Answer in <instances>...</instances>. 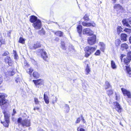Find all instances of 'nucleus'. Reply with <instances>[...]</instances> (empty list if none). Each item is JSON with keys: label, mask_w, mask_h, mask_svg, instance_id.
<instances>
[{"label": "nucleus", "mask_w": 131, "mask_h": 131, "mask_svg": "<svg viewBox=\"0 0 131 131\" xmlns=\"http://www.w3.org/2000/svg\"><path fill=\"white\" fill-rule=\"evenodd\" d=\"M105 85L107 87L106 88V89H107L111 87V86L110 85L109 82L107 81L106 82Z\"/></svg>", "instance_id": "obj_44"}, {"label": "nucleus", "mask_w": 131, "mask_h": 131, "mask_svg": "<svg viewBox=\"0 0 131 131\" xmlns=\"http://www.w3.org/2000/svg\"><path fill=\"white\" fill-rule=\"evenodd\" d=\"M77 31L79 33V36H81L82 29V26L81 25H79L77 27Z\"/></svg>", "instance_id": "obj_20"}, {"label": "nucleus", "mask_w": 131, "mask_h": 131, "mask_svg": "<svg viewBox=\"0 0 131 131\" xmlns=\"http://www.w3.org/2000/svg\"><path fill=\"white\" fill-rule=\"evenodd\" d=\"M115 10L117 12H120V11L123 9V8L122 6L119 4H115L114 7Z\"/></svg>", "instance_id": "obj_13"}, {"label": "nucleus", "mask_w": 131, "mask_h": 131, "mask_svg": "<svg viewBox=\"0 0 131 131\" xmlns=\"http://www.w3.org/2000/svg\"><path fill=\"white\" fill-rule=\"evenodd\" d=\"M83 18L85 20L87 21H89V17L86 15H85L84 16Z\"/></svg>", "instance_id": "obj_42"}, {"label": "nucleus", "mask_w": 131, "mask_h": 131, "mask_svg": "<svg viewBox=\"0 0 131 131\" xmlns=\"http://www.w3.org/2000/svg\"><path fill=\"white\" fill-rule=\"evenodd\" d=\"M99 45L100 46V49L102 51L104 52L105 48V44L103 42H100Z\"/></svg>", "instance_id": "obj_19"}, {"label": "nucleus", "mask_w": 131, "mask_h": 131, "mask_svg": "<svg viewBox=\"0 0 131 131\" xmlns=\"http://www.w3.org/2000/svg\"><path fill=\"white\" fill-rule=\"evenodd\" d=\"M90 71V68L88 66V64L87 65V66L85 69V71L86 72V74H88Z\"/></svg>", "instance_id": "obj_39"}, {"label": "nucleus", "mask_w": 131, "mask_h": 131, "mask_svg": "<svg viewBox=\"0 0 131 131\" xmlns=\"http://www.w3.org/2000/svg\"><path fill=\"white\" fill-rule=\"evenodd\" d=\"M17 122L20 124H21L23 126L26 127L29 126L30 125V120L29 119H25L22 120L21 117L19 118L18 119Z\"/></svg>", "instance_id": "obj_2"}, {"label": "nucleus", "mask_w": 131, "mask_h": 131, "mask_svg": "<svg viewBox=\"0 0 131 131\" xmlns=\"http://www.w3.org/2000/svg\"><path fill=\"white\" fill-rule=\"evenodd\" d=\"M64 107L65 109V111L66 112H68L69 111L70 109L69 106L67 104H65V105Z\"/></svg>", "instance_id": "obj_36"}, {"label": "nucleus", "mask_w": 131, "mask_h": 131, "mask_svg": "<svg viewBox=\"0 0 131 131\" xmlns=\"http://www.w3.org/2000/svg\"><path fill=\"white\" fill-rule=\"evenodd\" d=\"M15 81L17 83H18L19 81V78H16Z\"/></svg>", "instance_id": "obj_54"}, {"label": "nucleus", "mask_w": 131, "mask_h": 131, "mask_svg": "<svg viewBox=\"0 0 131 131\" xmlns=\"http://www.w3.org/2000/svg\"><path fill=\"white\" fill-rule=\"evenodd\" d=\"M85 56L88 57L89 56L94 52L96 49L95 47H87L85 48Z\"/></svg>", "instance_id": "obj_3"}, {"label": "nucleus", "mask_w": 131, "mask_h": 131, "mask_svg": "<svg viewBox=\"0 0 131 131\" xmlns=\"http://www.w3.org/2000/svg\"><path fill=\"white\" fill-rule=\"evenodd\" d=\"M13 54L14 58L15 59H17L18 58V57L16 51L13 50Z\"/></svg>", "instance_id": "obj_37"}, {"label": "nucleus", "mask_w": 131, "mask_h": 131, "mask_svg": "<svg viewBox=\"0 0 131 131\" xmlns=\"http://www.w3.org/2000/svg\"><path fill=\"white\" fill-rule=\"evenodd\" d=\"M16 113V111L15 109H13V113L12 114V116L14 115Z\"/></svg>", "instance_id": "obj_55"}, {"label": "nucleus", "mask_w": 131, "mask_h": 131, "mask_svg": "<svg viewBox=\"0 0 131 131\" xmlns=\"http://www.w3.org/2000/svg\"><path fill=\"white\" fill-rule=\"evenodd\" d=\"M124 31L127 32L129 33L130 31V29H129L125 28L124 30Z\"/></svg>", "instance_id": "obj_49"}, {"label": "nucleus", "mask_w": 131, "mask_h": 131, "mask_svg": "<svg viewBox=\"0 0 131 131\" xmlns=\"http://www.w3.org/2000/svg\"><path fill=\"white\" fill-rule=\"evenodd\" d=\"M82 24L83 26L86 27H90L91 26L94 27L96 26V24L93 21H91L90 23L83 22Z\"/></svg>", "instance_id": "obj_12"}, {"label": "nucleus", "mask_w": 131, "mask_h": 131, "mask_svg": "<svg viewBox=\"0 0 131 131\" xmlns=\"http://www.w3.org/2000/svg\"><path fill=\"white\" fill-rule=\"evenodd\" d=\"M15 73V72L13 68H12L5 73V74L7 76H12Z\"/></svg>", "instance_id": "obj_14"}, {"label": "nucleus", "mask_w": 131, "mask_h": 131, "mask_svg": "<svg viewBox=\"0 0 131 131\" xmlns=\"http://www.w3.org/2000/svg\"><path fill=\"white\" fill-rule=\"evenodd\" d=\"M19 42L22 44H24L25 42V39L22 37H20L19 39Z\"/></svg>", "instance_id": "obj_35"}, {"label": "nucleus", "mask_w": 131, "mask_h": 131, "mask_svg": "<svg viewBox=\"0 0 131 131\" xmlns=\"http://www.w3.org/2000/svg\"><path fill=\"white\" fill-rule=\"evenodd\" d=\"M125 55L124 54H121V61H123V57L125 56Z\"/></svg>", "instance_id": "obj_52"}, {"label": "nucleus", "mask_w": 131, "mask_h": 131, "mask_svg": "<svg viewBox=\"0 0 131 131\" xmlns=\"http://www.w3.org/2000/svg\"><path fill=\"white\" fill-rule=\"evenodd\" d=\"M129 41L130 43H131V36L129 38Z\"/></svg>", "instance_id": "obj_61"}, {"label": "nucleus", "mask_w": 131, "mask_h": 131, "mask_svg": "<svg viewBox=\"0 0 131 131\" xmlns=\"http://www.w3.org/2000/svg\"><path fill=\"white\" fill-rule=\"evenodd\" d=\"M115 108L119 113H120L122 110V108L119 104L116 102L113 103Z\"/></svg>", "instance_id": "obj_10"}, {"label": "nucleus", "mask_w": 131, "mask_h": 131, "mask_svg": "<svg viewBox=\"0 0 131 131\" xmlns=\"http://www.w3.org/2000/svg\"><path fill=\"white\" fill-rule=\"evenodd\" d=\"M32 25L37 29L40 28L42 26L41 21L39 19L37 20V21L33 23Z\"/></svg>", "instance_id": "obj_7"}, {"label": "nucleus", "mask_w": 131, "mask_h": 131, "mask_svg": "<svg viewBox=\"0 0 131 131\" xmlns=\"http://www.w3.org/2000/svg\"><path fill=\"white\" fill-rule=\"evenodd\" d=\"M33 81L37 87L39 88V86L44 85V81L43 79L33 80Z\"/></svg>", "instance_id": "obj_5"}, {"label": "nucleus", "mask_w": 131, "mask_h": 131, "mask_svg": "<svg viewBox=\"0 0 131 131\" xmlns=\"http://www.w3.org/2000/svg\"><path fill=\"white\" fill-rule=\"evenodd\" d=\"M96 41V37L95 35H93L92 36L89 37L88 39V42L91 45L94 44Z\"/></svg>", "instance_id": "obj_6"}, {"label": "nucleus", "mask_w": 131, "mask_h": 131, "mask_svg": "<svg viewBox=\"0 0 131 131\" xmlns=\"http://www.w3.org/2000/svg\"><path fill=\"white\" fill-rule=\"evenodd\" d=\"M40 43L38 42H35L32 45H30L29 48H30L33 49H35L38 47H40Z\"/></svg>", "instance_id": "obj_15"}, {"label": "nucleus", "mask_w": 131, "mask_h": 131, "mask_svg": "<svg viewBox=\"0 0 131 131\" xmlns=\"http://www.w3.org/2000/svg\"><path fill=\"white\" fill-rule=\"evenodd\" d=\"M23 66L24 68L27 69V68H29L30 67V65L26 61H24V63L23 64Z\"/></svg>", "instance_id": "obj_26"}, {"label": "nucleus", "mask_w": 131, "mask_h": 131, "mask_svg": "<svg viewBox=\"0 0 131 131\" xmlns=\"http://www.w3.org/2000/svg\"><path fill=\"white\" fill-rule=\"evenodd\" d=\"M40 53L42 58L44 60L47 61L48 56L45 51L43 49H41L40 51Z\"/></svg>", "instance_id": "obj_11"}, {"label": "nucleus", "mask_w": 131, "mask_h": 131, "mask_svg": "<svg viewBox=\"0 0 131 131\" xmlns=\"http://www.w3.org/2000/svg\"><path fill=\"white\" fill-rule=\"evenodd\" d=\"M9 54L8 52L7 51H5L4 53L2 55L3 56H6Z\"/></svg>", "instance_id": "obj_48"}, {"label": "nucleus", "mask_w": 131, "mask_h": 131, "mask_svg": "<svg viewBox=\"0 0 131 131\" xmlns=\"http://www.w3.org/2000/svg\"><path fill=\"white\" fill-rule=\"evenodd\" d=\"M39 109V107H34V110H38Z\"/></svg>", "instance_id": "obj_58"}, {"label": "nucleus", "mask_w": 131, "mask_h": 131, "mask_svg": "<svg viewBox=\"0 0 131 131\" xmlns=\"http://www.w3.org/2000/svg\"><path fill=\"white\" fill-rule=\"evenodd\" d=\"M116 99L117 100H119L120 99V97L119 96L117 95L116 94Z\"/></svg>", "instance_id": "obj_53"}, {"label": "nucleus", "mask_w": 131, "mask_h": 131, "mask_svg": "<svg viewBox=\"0 0 131 131\" xmlns=\"http://www.w3.org/2000/svg\"><path fill=\"white\" fill-rule=\"evenodd\" d=\"M127 36L126 34H122L121 35V40L123 41H126L127 40Z\"/></svg>", "instance_id": "obj_21"}, {"label": "nucleus", "mask_w": 131, "mask_h": 131, "mask_svg": "<svg viewBox=\"0 0 131 131\" xmlns=\"http://www.w3.org/2000/svg\"><path fill=\"white\" fill-rule=\"evenodd\" d=\"M127 56L130 60H131V52H129L127 54Z\"/></svg>", "instance_id": "obj_45"}, {"label": "nucleus", "mask_w": 131, "mask_h": 131, "mask_svg": "<svg viewBox=\"0 0 131 131\" xmlns=\"http://www.w3.org/2000/svg\"><path fill=\"white\" fill-rule=\"evenodd\" d=\"M122 22L124 26L128 27H130V26L128 24V19H123L122 21Z\"/></svg>", "instance_id": "obj_18"}, {"label": "nucleus", "mask_w": 131, "mask_h": 131, "mask_svg": "<svg viewBox=\"0 0 131 131\" xmlns=\"http://www.w3.org/2000/svg\"><path fill=\"white\" fill-rule=\"evenodd\" d=\"M11 31H8L7 33V34L8 36L9 37H10V35L11 34Z\"/></svg>", "instance_id": "obj_56"}, {"label": "nucleus", "mask_w": 131, "mask_h": 131, "mask_svg": "<svg viewBox=\"0 0 131 131\" xmlns=\"http://www.w3.org/2000/svg\"><path fill=\"white\" fill-rule=\"evenodd\" d=\"M61 48L63 49L66 50V47L65 45L64 42L63 41H62L61 42Z\"/></svg>", "instance_id": "obj_38"}, {"label": "nucleus", "mask_w": 131, "mask_h": 131, "mask_svg": "<svg viewBox=\"0 0 131 131\" xmlns=\"http://www.w3.org/2000/svg\"><path fill=\"white\" fill-rule=\"evenodd\" d=\"M45 103L48 104L49 103V98L48 96L44 94L43 95Z\"/></svg>", "instance_id": "obj_24"}, {"label": "nucleus", "mask_w": 131, "mask_h": 131, "mask_svg": "<svg viewBox=\"0 0 131 131\" xmlns=\"http://www.w3.org/2000/svg\"><path fill=\"white\" fill-rule=\"evenodd\" d=\"M39 33L41 35L44 34L45 33V32L43 29H42L39 32Z\"/></svg>", "instance_id": "obj_46"}, {"label": "nucleus", "mask_w": 131, "mask_h": 131, "mask_svg": "<svg viewBox=\"0 0 131 131\" xmlns=\"http://www.w3.org/2000/svg\"><path fill=\"white\" fill-rule=\"evenodd\" d=\"M74 49V47L73 46L71 45L70 46L69 48V50L70 51H72Z\"/></svg>", "instance_id": "obj_47"}, {"label": "nucleus", "mask_w": 131, "mask_h": 131, "mask_svg": "<svg viewBox=\"0 0 131 131\" xmlns=\"http://www.w3.org/2000/svg\"><path fill=\"white\" fill-rule=\"evenodd\" d=\"M34 102L35 104L36 105H38L39 104V101H38V99L36 98H34Z\"/></svg>", "instance_id": "obj_40"}, {"label": "nucleus", "mask_w": 131, "mask_h": 131, "mask_svg": "<svg viewBox=\"0 0 131 131\" xmlns=\"http://www.w3.org/2000/svg\"><path fill=\"white\" fill-rule=\"evenodd\" d=\"M101 53V52L100 50H97L96 52H95L94 54L96 56H99Z\"/></svg>", "instance_id": "obj_43"}, {"label": "nucleus", "mask_w": 131, "mask_h": 131, "mask_svg": "<svg viewBox=\"0 0 131 131\" xmlns=\"http://www.w3.org/2000/svg\"><path fill=\"white\" fill-rule=\"evenodd\" d=\"M5 61L6 63H8L10 66H11L12 64L13 61L9 57H6L5 59Z\"/></svg>", "instance_id": "obj_16"}, {"label": "nucleus", "mask_w": 131, "mask_h": 131, "mask_svg": "<svg viewBox=\"0 0 131 131\" xmlns=\"http://www.w3.org/2000/svg\"><path fill=\"white\" fill-rule=\"evenodd\" d=\"M127 72L130 77H131V70L129 66H126Z\"/></svg>", "instance_id": "obj_23"}, {"label": "nucleus", "mask_w": 131, "mask_h": 131, "mask_svg": "<svg viewBox=\"0 0 131 131\" xmlns=\"http://www.w3.org/2000/svg\"><path fill=\"white\" fill-rule=\"evenodd\" d=\"M80 121V118H78L77 119L76 121H75V123H79Z\"/></svg>", "instance_id": "obj_50"}, {"label": "nucleus", "mask_w": 131, "mask_h": 131, "mask_svg": "<svg viewBox=\"0 0 131 131\" xmlns=\"http://www.w3.org/2000/svg\"><path fill=\"white\" fill-rule=\"evenodd\" d=\"M81 118L83 122L84 123H85L86 122L85 121L82 116H81Z\"/></svg>", "instance_id": "obj_57"}, {"label": "nucleus", "mask_w": 131, "mask_h": 131, "mask_svg": "<svg viewBox=\"0 0 131 131\" xmlns=\"http://www.w3.org/2000/svg\"><path fill=\"white\" fill-rule=\"evenodd\" d=\"M33 76L36 78H37L39 77V75L37 72L35 71L33 73Z\"/></svg>", "instance_id": "obj_29"}, {"label": "nucleus", "mask_w": 131, "mask_h": 131, "mask_svg": "<svg viewBox=\"0 0 131 131\" xmlns=\"http://www.w3.org/2000/svg\"><path fill=\"white\" fill-rule=\"evenodd\" d=\"M121 90L124 96H127L128 98H131V94L128 90L124 88H122Z\"/></svg>", "instance_id": "obj_8"}, {"label": "nucleus", "mask_w": 131, "mask_h": 131, "mask_svg": "<svg viewBox=\"0 0 131 131\" xmlns=\"http://www.w3.org/2000/svg\"><path fill=\"white\" fill-rule=\"evenodd\" d=\"M79 131H85V130L83 128H81L80 129Z\"/></svg>", "instance_id": "obj_60"}, {"label": "nucleus", "mask_w": 131, "mask_h": 131, "mask_svg": "<svg viewBox=\"0 0 131 131\" xmlns=\"http://www.w3.org/2000/svg\"><path fill=\"white\" fill-rule=\"evenodd\" d=\"M83 33L84 34H86L88 35H92L94 33L93 31L89 28L84 29L83 30Z\"/></svg>", "instance_id": "obj_9"}, {"label": "nucleus", "mask_w": 131, "mask_h": 131, "mask_svg": "<svg viewBox=\"0 0 131 131\" xmlns=\"http://www.w3.org/2000/svg\"><path fill=\"white\" fill-rule=\"evenodd\" d=\"M26 71L27 73L30 74H31L32 72L33 69L31 67H29V68L26 69Z\"/></svg>", "instance_id": "obj_30"}, {"label": "nucleus", "mask_w": 131, "mask_h": 131, "mask_svg": "<svg viewBox=\"0 0 131 131\" xmlns=\"http://www.w3.org/2000/svg\"><path fill=\"white\" fill-rule=\"evenodd\" d=\"M5 39L2 37H0V47L2 44H5Z\"/></svg>", "instance_id": "obj_31"}, {"label": "nucleus", "mask_w": 131, "mask_h": 131, "mask_svg": "<svg viewBox=\"0 0 131 131\" xmlns=\"http://www.w3.org/2000/svg\"><path fill=\"white\" fill-rule=\"evenodd\" d=\"M111 66L112 68L113 69H116L117 68V66L113 60L111 61Z\"/></svg>", "instance_id": "obj_25"}, {"label": "nucleus", "mask_w": 131, "mask_h": 131, "mask_svg": "<svg viewBox=\"0 0 131 131\" xmlns=\"http://www.w3.org/2000/svg\"><path fill=\"white\" fill-rule=\"evenodd\" d=\"M108 95L110 96L112 95L113 93V91L112 90H108L107 92Z\"/></svg>", "instance_id": "obj_41"}, {"label": "nucleus", "mask_w": 131, "mask_h": 131, "mask_svg": "<svg viewBox=\"0 0 131 131\" xmlns=\"http://www.w3.org/2000/svg\"><path fill=\"white\" fill-rule=\"evenodd\" d=\"M130 60L129 59L127 56L124 57L123 59V61L122 62H124L125 64H127L129 62Z\"/></svg>", "instance_id": "obj_22"}, {"label": "nucleus", "mask_w": 131, "mask_h": 131, "mask_svg": "<svg viewBox=\"0 0 131 131\" xmlns=\"http://www.w3.org/2000/svg\"><path fill=\"white\" fill-rule=\"evenodd\" d=\"M3 113L4 114L5 121H3L1 119V123L3 124L4 126L8 127L9 125V118L10 116V114L9 113L7 112H4Z\"/></svg>", "instance_id": "obj_1"}, {"label": "nucleus", "mask_w": 131, "mask_h": 131, "mask_svg": "<svg viewBox=\"0 0 131 131\" xmlns=\"http://www.w3.org/2000/svg\"><path fill=\"white\" fill-rule=\"evenodd\" d=\"M55 34L57 36L61 37L63 35V33L61 31H58L56 32Z\"/></svg>", "instance_id": "obj_33"}, {"label": "nucleus", "mask_w": 131, "mask_h": 131, "mask_svg": "<svg viewBox=\"0 0 131 131\" xmlns=\"http://www.w3.org/2000/svg\"><path fill=\"white\" fill-rule=\"evenodd\" d=\"M128 21L130 24H131V17H130L128 19Z\"/></svg>", "instance_id": "obj_59"}, {"label": "nucleus", "mask_w": 131, "mask_h": 131, "mask_svg": "<svg viewBox=\"0 0 131 131\" xmlns=\"http://www.w3.org/2000/svg\"><path fill=\"white\" fill-rule=\"evenodd\" d=\"M121 41L119 39H117L115 41V44L116 46H119L121 43Z\"/></svg>", "instance_id": "obj_34"}, {"label": "nucleus", "mask_w": 131, "mask_h": 131, "mask_svg": "<svg viewBox=\"0 0 131 131\" xmlns=\"http://www.w3.org/2000/svg\"><path fill=\"white\" fill-rule=\"evenodd\" d=\"M130 49H131V47H130Z\"/></svg>", "instance_id": "obj_64"}, {"label": "nucleus", "mask_w": 131, "mask_h": 131, "mask_svg": "<svg viewBox=\"0 0 131 131\" xmlns=\"http://www.w3.org/2000/svg\"><path fill=\"white\" fill-rule=\"evenodd\" d=\"M122 30L123 29L121 27L119 26H117V33L119 34L122 31Z\"/></svg>", "instance_id": "obj_28"}, {"label": "nucleus", "mask_w": 131, "mask_h": 131, "mask_svg": "<svg viewBox=\"0 0 131 131\" xmlns=\"http://www.w3.org/2000/svg\"><path fill=\"white\" fill-rule=\"evenodd\" d=\"M55 40L56 41H58L59 40V38H56V39H55Z\"/></svg>", "instance_id": "obj_62"}, {"label": "nucleus", "mask_w": 131, "mask_h": 131, "mask_svg": "<svg viewBox=\"0 0 131 131\" xmlns=\"http://www.w3.org/2000/svg\"><path fill=\"white\" fill-rule=\"evenodd\" d=\"M7 96L5 93H0V106H2L7 103V100L5 99V97Z\"/></svg>", "instance_id": "obj_4"}, {"label": "nucleus", "mask_w": 131, "mask_h": 131, "mask_svg": "<svg viewBox=\"0 0 131 131\" xmlns=\"http://www.w3.org/2000/svg\"><path fill=\"white\" fill-rule=\"evenodd\" d=\"M3 77L1 75L0 76V84H1L2 82L3 81Z\"/></svg>", "instance_id": "obj_51"}, {"label": "nucleus", "mask_w": 131, "mask_h": 131, "mask_svg": "<svg viewBox=\"0 0 131 131\" xmlns=\"http://www.w3.org/2000/svg\"><path fill=\"white\" fill-rule=\"evenodd\" d=\"M38 19L35 16H31L30 17V21L32 23H34Z\"/></svg>", "instance_id": "obj_17"}, {"label": "nucleus", "mask_w": 131, "mask_h": 131, "mask_svg": "<svg viewBox=\"0 0 131 131\" xmlns=\"http://www.w3.org/2000/svg\"><path fill=\"white\" fill-rule=\"evenodd\" d=\"M57 101V98L56 96H54L52 99V103L53 104H54Z\"/></svg>", "instance_id": "obj_32"}, {"label": "nucleus", "mask_w": 131, "mask_h": 131, "mask_svg": "<svg viewBox=\"0 0 131 131\" xmlns=\"http://www.w3.org/2000/svg\"><path fill=\"white\" fill-rule=\"evenodd\" d=\"M121 47L122 50L124 49H127L128 48V46L127 44L125 43H124L121 45Z\"/></svg>", "instance_id": "obj_27"}, {"label": "nucleus", "mask_w": 131, "mask_h": 131, "mask_svg": "<svg viewBox=\"0 0 131 131\" xmlns=\"http://www.w3.org/2000/svg\"><path fill=\"white\" fill-rule=\"evenodd\" d=\"M112 1L113 2V3L116 2V0H112Z\"/></svg>", "instance_id": "obj_63"}]
</instances>
